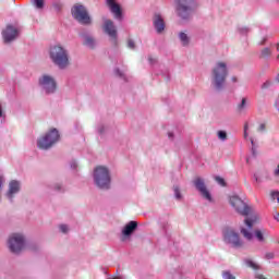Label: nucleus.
I'll list each match as a JSON object with an SVG mask.
<instances>
[{
    "label": "nucleus",
    "mask_w": 279,
    "mask_h": 279,
    "mask_svg": "<svg viewBox=\"0 0 279 279\" xmlns=\"http://www.w3.org/2000/svg\"><path fill=\"white\" fill-rule=\"evenodd\" d=\"M239 213L240 215H242V217H245L244 223L246 226V228L242 227L240 229V232L242 236L246 239V241H252V239H254V233H252V229L256 226V223H260V217H258V215H256L252 210H241Z\"/></svg>",
    "instance_id": "obj_1"
},
{
    "label": "nucleus",
    "mask_w": 279,
    "mask_h": 279,
    "mask_svg": "<svg viewBox=\"0 0 279 279\" xmlns=\"http://www.w3.org/2000/svg\"><path fill=\"white\" fill-rule=\"evenodd\" d=\"M228 77V63L218 61L211 71V84L216 90H221Z\"/></svg>",
    "instance_id": "obj_2"
},
{
    "label": "nucleus",
    "mask_w": 279,
    "mask_h": 279,
    "mask_svg": "<svg viewBox=\"0 0 279 279\" xmlns=\"http://www.w3.org/2000/svg\"><path fill=\"white\" fill-rule=\"evenodd\" d=\"M50 59L60 69H66L69 66V51L64 47L57 45L50 48Z\"/></svg>",
    "instance_id": "obj_3"
},
{
    "label": "nucleus",
    "mask_w": 279,
    "mask_h": 279,
    "mask_svg": "<svg viewBox=\"0 0 279 279\" xmlns=\"http://www.w3.org/2000/svg\"><path fill=\"white\" fill-rule=\"evenodd\" d=\"M94 182L98 186V189L108 191L112 182V178L110 177V170L104 166L97 167L94 170Z\"/></svg>",
    "instance_id": "obj_4"
},
{
    "label": "nucleus",
    "mask_w": 279,
    "mask_h": 279,
    "mask_svg": "<svg viewBox=\"0 0 279 279\" xmlns=\"http://www.w3.org/2000/svg\"><path fill=\"white\" fill-rule=\"evenodd\" d=\"M197 7V2L194 0H177L175 1V12L180 19L183 21H189L193 10Z\"/></svg>",
    "instance_id": "obj_5"
},
{
    "label": "nucleus",
    "mask_w": 279,
    "mask_h": 279,
    "mask_svg": "<svg viewBox=\"0 0 279 279\" xmlns=\"http://www.w3.org/2000/svg\"><path fill=\"white\" fill-rule=\"evenodd\" d=\"M60 141V132L58 129H51L44 136L37 140V147L39 149H50L56 143Z\"/></svg>",
    "instance_id": "obj_6"
},
{
    "label": "nucleus",
    "mask_w": 279,
    "mask_h": 279,
    "mask_svg": "<svg viewBox=\"0 0 279 279\" xmlns=\"http://www.w3.org/2000/svg\"><path fill=\"white\" fill-rule=\"evenodd\" d=\"M8 245L12 254H21L25 250V236L21 233H13L9 236Z\"/></svg>",
    "instance_id": "obj_7"
},
{
    "label": "nucleus",
    "mask_w": 279,
    "mask_h": 279,
    "mask_svg": "<svg viewBox=\"0 0 279 279\" xmlns=\"http://www.w3.org/2000/svg\"><path fill=\"white\" fill-rule=\"evenodd\" d=\"M102 29L107 36H109L111 44L117 47L119 45V34L117 26L112 20L105 19L102 22Z\"/></svg>",
    "instance_id": "obj_8"
},
{
    "label": "nucleus",
    "mask_w": 279,
    "mask_h": 279,
    "mask_svg": "<svg viewBox=\"0 0 279 279\" xmlns=\"http://www.w3.org/2000/svg\"><path fill=\"white\" fill-rule=\"evenodd\" d=\"M72 15L82 25H90V15H88L86 7L82 4H75L72 8Z\"/></svg>",
    "instance_id": "obj_9"
},
{
    "label": "nucleus",
    "mask_w": 279,
    "mask_h": 279,
    "mask_svg": "<svg viewBox=\"0 0 279 279\" xmlns=\"http://www.w3.org/2000/svg\"><path fill=\"white\" fill-rule=\"evenodd\" d=\"M39 86L47 95H53V93H56V88H58L56 78L49 74H44L39 77Z\"/></svg>",
    "instance_id": "obj_10"
},
{
    "label": "nucleus",
    "mask_w": 279,
    "mask_h": 279,
    "mask_svg": "<svg viewBox=\"0 0 279 279\" xmlns=\"http://www.w3.org/2000/svg\"><path fill=\"white\" fill-rule=\"evenodd\" d=\"M229 204L234 210H252V207L250 206L247 199L242 198L236 194H232L229 196Z\"/></svg>",
    "instance_id": "obj_11"
},
{
    "label": "nucleus",
    "mask_w": 279,
    "mask_h": 279,
    "mask_svg": "<svg viewBox=\"0 0 279 279\" xmlns=\"http://www.w3.org/2000/svg\"><path fill=\"white\" fill-rule=\"evenodd\" d=\"M193 184L196 191H198V193L202 195L203 199H206L207 202H213V195L206 187V183L204 182V179L197 177L196 179H194Z\"/></svg>",
    "instance_id": "obj_12"
},
{
    "label": "nucleus",
    "mask_w": 279,
    "mask_h": 279,
    "mask_svg": "<svg viewBox=\"0 0 279 279\" xmlns=\"http://www.w3.org/2000/svg\"><path fill=\"white\" fill-rule=\"evenodd\" d=\"M225 241L232 247H243V241H241L239 233L232 230L225 232Z\"/></svg>",
    "instance_id": "obj_13"
},
{
    "label": "nucleus",
    "mask_w": 279,
    "mask_h": 279,
    "mask_svg": "<svg viewBox=\"0 0 279 279\" xmlns=\"http://www.w3.org/2000/svg\"><path fill=\"white\" fill-rule=\"evenodd\" d=\"M2 37L4 43H12L19 38V28L16 26L7 25V27L2 31Z\"/></svg>",
    "instance_id": "obj_14"
},
{
    "label": "nucleus",
    "mask_w": 279,
    "mask_h": 279,
    "mask_svg": "<svg viewBox=\"0 0 279 279\" xmlns=\"http://www.w3.org/2000/svg\"><path fill=\"white\" fill-rule=\"evenodd\" d=\"M20 192H21V182L16 180H12L9 183V189L5 193V197L7 199H9V202H12V199H14V197H16V195H19Z\"/></svg>",
    "instance_id": "obj_15"
},
{
    "label": "nucleus",
    "mask_w": 279,
    "mask_h": 279,
    "mask_svg": "<svg viewBox=\"0 0 279 279\" xmlns=\"http://www.w3.org/2000/svg\"><path fill=\"white\" fill-rule=\"evenodd\" d=\"M107 5L110 12L113 14L117 21H121L123 19V12L121 11V5L117 3V0H107Z\"/></svg>",
    "instance_id": "obj_16"
},
{
    "label": "nucleus",
    "mask_w": 279,
    "mask_h": 279,
    "mask_svg": "<svg viewBox=\"0 0 279 279\" xmlns=\"http://www.w3.org/2000/svg\"><path fill=\"white\" fill-rule=\"evenodd\" d=\"M153 25L157 34H162V32H165V20L162 19V15L156 13L153 19Z\"/></svg>",
    "instance_id": "obj_17"
},
{
    "label": "nucleus",
    "mask_w": 279,
    "mask_h": 279,
    "mask_svg": "<svg viewBox=\"0 0 279 279\" xmlns=\"http://www.w3.org/2000/svg\"><path fill=\"white\" fill-rule=\"evenodd\" d=\"M138 228V222L132 220L129 223H126L122 230L123 236H132L134 234V231Z\"/></svg>",
    "instance_id": "obj_18"
},
{
    "label": "nucleus",
    "mask_w": 279,
    "mask_h": 279,
    "mask_svg": "<svg viewBox=\"0 0 279 279\" xmlns=\"http://www.w3.org/2000/svg\"><path fill=\"white\" fill-rule=\"evenodd\" d=\"M254 236L259 243H265V236H269L267 229H255Z\"/></svg>",
    "instance_id": "obj_19"
},
{
    "label": "nucleus",
    "mask_w": 279,
    "mask_h": 279,
    "mask_svg": "<svg viewBox=\"0 0 279 279\" xmlns=\"http://www.w3.org/2000/svg\"><path fill=\"white\" fill-rule=\"evenodd\" d=\"M248 141L251 143L252 156H254V157L258 156V151H257V149H258V142L254 137H250Z\"/></svg>",
    "instance_id": "obj_20"
},
{
    "label": "nucleus",
    "mask_w": 279,
    "mask_h": 279,
    "mask_svg": "<svg viewBox=\"0 0 279 279\" xmlns=\"http://www.w3.org/2000/svg\"><path fill=\"white\" fill-rule=\"evenodd\" d=\"M83 44L85 45V47H90V49H93V47H95L96 45V41L95 38H93V36L85 35Z\"/></svg>",
    "instance_id": "obj_21"
},
{
    "label": "nucleus",
    "mask_w": 279,
    "mask_h": 279,
    "mask_svg": "<svg viewBox=\"0 0 279 279\" xmlns=\"http://www.w3.org/2000/svg\"><path fill=\"white\" fill-rule=\"evenodd\" d=\"M179 39L183 47H187L189 43H191V38L189 35H186V33H179Z\"/></svg>",
    "instance_id": "obj_22"
},
{
    "label": "nucleus",
    "mask_w": 279,
    "mask_h": 279,
    "mask_svg": "<svg viewBox=\"0 0 279 279\" xmlns=\"http://www.w3.org/2000/svg\"><path fill=\"white\" fill-rule=\"evenodd\" d=\"M246 108H250V99L242 98L241 102L238 105L239 112H243Z\"/></svg>",
    "instance_id": "obj_23"
},
{
    "label": "nucleus",
    "mask_w": 279,
    "mask_h": 279,
    "mask_svg": "<svg viewBox=\"0 0 279 279\" xmlns=\"http://www.w3.org/2000/svg\"><path fill=\"white\" fill-rule=\"evenodd\" d=\"M244 263L246 266H248L251 269H254L255 271H258V269H260V265L252 259H245Z\"/></svg>",
    "instance_id": "obj_24"
},
{
    "label": "nucleus",
    "mask_w": 279,
    "mask_h": 279,
    "mask_svg": "<svg viewBox=\"0 0 279 279\" xmlns=\"http://www.w3.org/2000/svg\"><path fill=\"white\" fill-rule=\"evenodd\" d=\"M33 5H35L37 10H43V8H45V0H33Z\"/></svg>",
    "instance_id": "obj_25"
},
{
    "label": "nucleus",
    "mask_w": 279,
    "mask_h": 279,
    "mask_svg": "<svg viewBox=\"0 0 279 279\" xmlns=\"http://www.w3.org/2000/svg\"><path fill=\"white\" fill-rule=\"evenodd\" d=\"M125 71H128V69L122 68V70H121V69L117 68L116 75H118V77H122L123 80H125Z\"/></svg>",
    "instance_id": "obj_26"
},
{
    "label": "nucleus",
    "mask_w": 279,
    "mask_h": 279,
    "mask_svg": "<svg viewBox=\"0 0 279 279\" xmlns=\"http://www.w3.org/2000/svg\"><path fill=\"white\" fill-rule=\"evenodd\" d=\"M217 136L219 141H228V133L226 131H218Z\"/></svg>",
    "instance_id": "obj_27"
},
{
    "label": "nucleus",
    "mask_w": 279,
    "mask_h": 279,
    "mask_svg": "<svg viewBox=\"0 0 279 279\" xmlns=\"http://www.w3.org/2000/svg\"><path fill=\"white\" fill-rule=\"evenodd\" d=\"M270 197H271L272 202H277L279 204V191H271Z\"/></svg>",
    "instance_id": "obj_28"
},
{
    "label": "nucleus",
    "mask_w": 279,
    "mask_h": 279,
    "mask_svg": "<svg viewBox=\"0 0 279 279\" xmlns=\"http://www.w3.org/2000/svg\"><path fill=\"white\" fill-rule=\"evenodd\" d=\"M250 128H252V125H250V123L244 124V138H245V141H247V138L250 136Z\"/></svg>",
    "instance_id": "obj_29"
},
{
    "label": "nucleus",
    "mask_w": 279,
    "mask_h": 279,
    "mask_svg": "<svg viewBox=\"0 0 279 279\" xmlns=\"http://www.w3.org/2000/svg\"><path fill=\"white\" fill-rule=\"evenodd\" d=\"M269 56H271V49L269 48H264L262 50V58H269Z\"/></svg>",
    "instance_id": "obj_30"
},
{
    "label": "nucleus",
    "mask_w": 279,
    "mask_h": 279,
    "mask_svg": "<svg viewBox=\"0 0 279 279\" xmlns=\"http://www.w3.org/2000/svg\"><path fill=\"white\" fill-rule=\"evenodd\" d=\"M173 191H174L175 199H182V193H180V187L179 186H174Z\"/></svg>",
    "instance_id": "obj_31"
},
{
    "label": "nucleus",
    "mask_w": 279,
    "mask_h": 279,
    "mask_svg": "<svg viewBox=\"0 0 279 279\" xmlns=\"http://www.w3.org/2000/svg\"><path fill=\"white\" fill-rule=\"evenodd\" d=\"M222 278L223 279H236V277H234V275H231L230 271H223Z\"/></svg>",
    "instance_id": "obj_32"
},
{
    "label": "nucleus",
    "mask_w": 279,
    "mask_h": 279,
    "mask_svg": "<svg viewBox=\"0 0 279 279\" xmlns=\"http://www.w3.org/2000/svg\"><path fill=\"white\" fill-rule=\"evenodd\" d=\"M215 180L220 186H226V181L223 180V178L216 177Z\"/></svg>",
    "instance_id": "obj_33"
},
{
    "label": "nucleus",
    "mask_w": 279,
    "mask_h": 279,
    "mask_svg": "<svg viewBox=\"0 0 279 279\" xmlns=\"http://www.w3.org/2000/svg\"><path fill=\"white\" fill-rule=\"evenodd\" d=\"M0 122L5 123V113L3 112V109L1 108V104H0Z\"/></svg>",
    "instance_id": "obj_34"
},
{
    "label": "nucleus",
    "mask_w": 279,
    "mask_h": 279,
    "mask_svg": "<svg viewBox=\"0 0 279 279\" xmlns=\"http://www.w3.org/2000/svg\"><path fill=\"white\" fill-rule=\"evenodd\" d=\"M128 47L129 49H136V44L133 41V39H128Z\"/></svg>",
    "instance_id": "obj_35"
},
{
    "label": "nucleus",
    "mask_w": 279,
    "mask_h": 279,
    "mask_svg": "<svg viewBox=\"0 0 279 279\" xmlns=\"http://www.w3.org/2000/svg\"><path fill=\"white\" fill-rule=\"evenodd\" d=\"M60 231L63 232V234H66L69 232V227L66 225L59 226Z\"/></svg>",
    "instance_id": "obj_36"
},
{
    "label": "nucleus",
    "mask_w": 279,
    "mask_h": 279,
    "mask_svg": "<svg viewBox=\"0 0 279 279\" xmlns=\"http://www.w3.org/2000/svg\"><path fill=\"white\" fill-rule=\"evenodd\" d=\"M148 62H149V64H154L155 62H157L156 57L149 56L148 57Z\"/></svg>",
    "instance_id": "obj_37"
},
{
    "label": "nucleus",
    "mask_w": 279,
    "mask_h": 279,
    "mask_svg": "<svg viewBox=\"0 0 279 279\" xmlns=\"http://www.w3.org/2000/svg\"><path fill=\"white\" fill-rule=\"evenodd\" d=\"M271 86V81H266L263 85L262 88H269Z\"/></svg>",
    "instance_id": "obj_38"
},
{
    "label": "nucleus",
    "mask_w": 279,
    "mask_h": 279,
    "mask_svg": "<svg viewBox=\"0 0 279 279\" xmlns=\"http://www.w3.org/2000/svg\"><path fill=\"white\" fill-rule=\"evenodd\" d=\"M70 167H71V169H77V161L72 160V161L70 162Z\"/></svg>",
    "instance_id": "obj_39"
},
{
    "label": "nucleus",
    "mask_w": 279,
    "mask_h": 279,
    "mask_svg": "<svg viewBox=\"0 0 279 279\" xmlns=\"http://www.w3.org/2000/svg\"><path fill=\"white\" fill-rule=\"evenodd\" d=\"M265 128H266L265 123H260L257 131L258 132H265Z\"/></svg>",
    "instance_id": "obj_40"
},
{
    "label": "nucleus",
    "mask_w": 279,
    "mask_h": 279,
    "mask_svg": "<svg viewBox=\"0 0 279 279\" xmlns=\"http://www.w3.org/2000/svg\"><path fill=\"white\" fill-rule=\"evenodd\" d=\"M247 32H250V28L247 27L240 28V34H247Z\"/></svg>",
    "instance_id": "obj_41"
},
{
    "label": "nucleus",
    "mask_w": 279,
    "mask_h": 279,
    "mask_svg": "<svg viewBox=\"0 0 279 279\" xmlns=\"http://www.w3.org/2000/svg\"><path fill=\"white\" fill-rule=\"evenodd\" d=\"M265 258L271 260V258H274V253H266Z\"/></svg>",
    "instance_id": "obj_42"
},
{
    "label": "nucleus",
    "mask_w": 279,
    "mask_h": 279,
    "mask_svg": "<svg viewBox=\"0 0 279 279\" xmlns=\"http://www.w3.org/2000/svg\"><path fill=\"white\" fill-rule=\"evenodd\" d=\"M255 278L256 279H267V277H265V275H263V274H256Z\"/></svg>",
    "instance_id": "obj_43"
},
{
    "label": "nucleus",
    "mask_w": 279,
    "mask_h": 279,
    "mask_svg": "<svg viewBox=\"0 0 279 279\" xmlns=\"http://www.w3.org/2000/svg\"><path fill=\"white\" fill-rule=\"evenodd\" d=\"M54 190H56V191H62V184L57 183V184L54 185Z\"/></svg>",
    "instance_id": "obj_44"
},
{
    "label": "nucleus",
    "mask_w": 279,
    "mask_h": 279,
    "mask_svg": "<svg viewBox=\"0 0 279 279\" xmlns=\"http://www.w3.org/2000/svg\"><path fill=\"white\" fill-rule=\"evenodd\" d=\"M275 107H276V109H277L278 112H279V96H278V98H277V100H276V102H275Z\"/></svg>",
    "instance_id": "obj_45"
},
{
    "label": "nucleus",
    "mask_w": 279,
    "mask_h": 279,
    "mask_svg": "<svg viewBox=\"0 0 279 279\" xmlns=\"http://www.w3.org/2000/svg\"><path fill=\"white\" fill-rule=\"evenodd\" d=\"M254 180H255V182H257V183L260 182V178H258V174H257V173L254 174Z\"/></svg>",
    "instance_id": "obj_46"
},
{
    "label": "nucleus",
    "mask_w": 279,
    "mask_h": 279,
    "mask_svg": "<svg viewBox=\"0 0 279 279\" xmlns=\"http://www.w3.org/2000/svg\"><path fill=\"white\" fill-rule=\"evenodd\" d=\"M231 82H233V84H236V82H239V78L236 76H232Z\"/></svg>",
    "instance_id": "obj_47"
},
{
    "label": "nucleus",
    "mask_w": 279,
    "mask_h": 279,
    "mask_svg": "<svg viewBox=\"0 0 279 279\" xmlns=\"http://www.w3.org/2000/svg\"><path fill=\"white\" fill-rule=\"evenodd\" d=\"M99 134H104V126L98 128Z\"/></svg>",
    "instance_id": "obj_48"
},
{
    "label": "nucleus",
    "mask_w": 279,
    "mask_h": 279,
    "mask_svg": "<svg viewBox=\"0 0 279 279\" xmlns=\"http://www.w3.org/2000/svg\"><path fill=\"white\" fill-rule=\"evenodd\" d=\"M168 136H169V138H173V133H172V132H169V133H168Z\"/></svg>",
    "instance_id": "obj_49"
},
{
    "label": "nucleus",
    "mask_w": 279,
    "mask_h": 279,
    "mask_svg": "<svg viewBox=\"0 0 279 279\" xmlns=\"http://www.w3.org/2000/svg\"><path fill=\"white\" fill-rule=\"evenodd\" d=\"M275 219H276L277 221H279V214H278V213H276Z\"/></svg>",
    "instance_id": "obj_50"
},
{
    "label": "nucleus",
    "mask_w": 279,
    "mask_h": 279,
    "mask_svg": "<svg viewBox=\"0 0 279 279\" xmlns=\"http://www.w3.org/2000/svg\"><path fill=\"white\" fill-rule=\"evenodd\" d=\"M265 40H267L266 38H264L260 43V45H264L265 44Z\"/></svg>",
    "instance_id": "obj_51"
}]
</instances>
